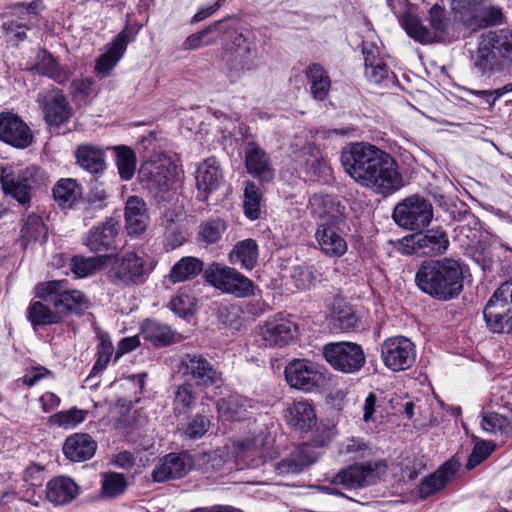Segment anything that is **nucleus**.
I'll use <instances>...</instances> for the list:
<instances>
[{
  "label": "nucleus",
  "mask_w": 512,
  "mask_h": 512,
  "mask_svg": "<svg viewBox=\"0 0 512 512\" xmlns=\"http://www.w3.org/2000/svg\"><path fill=\"white\" fill-rule=\"evenodd\" d=\"M466 265L452 257L424 261L415 274L417 287L439 301L458 297L464 288Z\"/></svg>",
  "instance_id": "nucleus-1"
},
{
  "label": "nucleus",
  "mask_w": 512,
  "mask_h": 512,
  "mask_svg": "<svg viewBox=\"0 0 512 512\" xmlns=\"http://www.w3.org/2000/svg\"><path fill=\"white\" fill-rule=\"evenodd\" d=\"M481 75L500 72L512 64V29L491 30L481 35L473 56Z\"/></svg>",
  "instance_id": "nucleus-2"
},
{
  "label": "nucleus",
  "mask_w": 512,
  "mask_h": 512,
  "mask_svg": "<svg viewBox=\"0 0 512 512\" xmlns=\"http://www.w3.org/2000/svg\"><path fill=\"white\" fill-rule=\"evenodd\" d=\"M36 297L43 299L56 308L61 320L70 314H81L90 306L85 294L71 289L66 280H52L42 282L35 287Z\"/></svg>",
  "instance_id": "nucleus-3"
},
{
  "label": "nucleus",
  "mask_w": 512,
  "mask_h": 512,
  "mask_svg": "<svg viewBox=\"0 0 512 512\" xmlns=\"http://www.w3.org/2000/svg\"><path fill=\"white\" fill-rule=\"evenodd\" d=\"M223 59L226 76L232 84L238 82L246 72L258 67L255 44L236 31L225 45Z\"/></svg>",
  "instance_id": "nucleus-4"
},
{
  "label": "nucleus",
  "mask_w": 512,
  "mask_h": 512,
  "mask_svg": "<svg viewBox=\"0 0 512 512\" xmlns=\"http://www.w3.org/2000/svg\"><path fill=\"white\" fill-rule=\"evenodd\" d=\"M110 260L113 262L108 271V279L116 286L140 285L152 270L144 253L128 251L119 256H111Z\"/></svg>",
  "instance_id": "nucleus-5"
},
{
  "label": "nucleus",
  "mask_w": 512,
  "mask_h": 512,
  "mask_svg": "<svg viewBox=\"0 0 512 512\" xmlns=\"http://www.w3.org/2000/svg\"><path fill=\"white\" fill-rule=\"evenodd\" d=\"M43 180L42 170L34 165L24 169H3L0 176L2 190L22 206H29L32 193Z\"/></svg>",
  "instance_id": "nucleus-6"
},
{
  "label": "nucleus",
  "mask_w": 512,
  "mask_h": 512,
  "mask_svg": "<svg viewBox=\"0 0 512 512\" xmlns=\"http://www.w3.org/2000/svg\"><path fill=\"white\" fill-rule=\"evenodd\" d=\"M273 440L266 432H259L254 436H248L235 442L231 449V455L236 465L243 468H257L267 460L275 458L276 453L272 448Z\"/></svg>",
  "instance_id": "nucleus-7"
},
{
  "label": "nucleus",
  "mask_w": 512,
  "mask_h": 512,
  "mask_svg": "<svg viewBox=\"0 0 512 512\" xmlns=\"http://www.w3.org/2000/svg\"><path fill=\"white\" fill-rule=\"evenodd\" d=\"M382 153L374 145L356 142L342 149L340 160L345 172L361 186Z\"/></svg>",
  "instance_id": "nucleus-8"
},
{
  "label": "nucleus",
  "mask_w": 512,
  "mask_h": 512,
  "mask_svg": "<svg viewBox=\"0 0 512 512\" xmlns=\"http://www.w3.org/2000/svg\"><path fill=\"white\" fill-rule=\"evenodd\" d=\"M141 183L155 196L169 192L176 179V165L171 158L157 155L145 161L139 169Z\"/></svg>",
  "instance_id": "nucleus-9"
},
{
  "label": "nucleus",
  "mask_w": 512,
  "mask_h": 512,
  "mask_svg": "<svg viewBox=\"0 0 512 512\" xmlns=\"http://www.w3.org/2000/svg\"><path fill=\"white\" fill-rule=\"evenodd\" d=\"M428 22L430 28L418 17L407 15L403 19V27L411 38L421 44L441 41L449 26L445 8L438 4L433 5L428 12Z\"/></svg>",
  "instance_id": "nucleus-10"
},
{
  "label": "nucleus",
  "mask_w": 512,
  "mask_h": 512,
  "mask_svg": "<svg viewBox=\"0 0 512 512\" xmlns=\"http://www.w3.org/2000/svg\"><path fill=\"white\" fill-rule=\"evenodd\" d=\"M380 158L362 183V187L374 193L388 196L403 187V176L396 160L387 152L379 154Z\"/></svg>",
  "instance_id": "nucleus-11"
},
{
  "label": "nucleus",
  "mask_w": 512,
  "mask_h": 512,
  "mask_svg": "<svg viewBox=\"0 0 512 512\" xmlns=\"http://www.w3.org/2000/svg\"><path fill=\"white\" fill-rule=\"evenodd\" d=\"M204 278L214 288L223 293L239 298L254 295L255 286L253 282L235 268L220 263H212L204 270Z\"/></svg>",
  "instance_id": "nucleus-12"
},
{
  "label": "nucleus",
  "mask_w": 512,
  "mask_h": 512,
  "mask_svg": "<svg viewBox=\"0 0 512 512\" xmlns=\"http://www.w3.org/2000/svg\"><path fill=\"white\" fill-rule=\"evenodd\" d=\"M322 355L334 370L346 374L357 373L366 363L362 346L355 342L327 343L322 348Z\"/></svg>",
  "instance_id": "nucleus-13"
},
{
  "label": "nucleus",
  "mask_w": 512,
  "mask_h": 512,
  "mask_svg": "<svg viewBox=\"0 0 512 512\" xmlns=\"http://www.w3.org/2000/svg\"><path fill=\"white\" fill-rule=\"evenodd\" d=\"M392 218L399 227L420 230L430 224L433 218V206L424 197L412 195L395 206Z\"/></svg>",
  "instance_id": "nucleus-14"
},
{
  "label": "nucleus",
  "mask_w": 512,
  "mask_h": 512,
  "mask_svg": "<svg viewBox=\"0 0 512 512\" xmlns=\"http://www.w3.org/2000/svg\"><path fill=\"white\" fill-rule=\"evenodd\" d=\"M483 318L491 332H503L512 320V282L503 283L493 293L483 310Z\"/></svg>",
  "instance_id": "nucleus-15"
},
{
  "label": "nucleus",
  "mask_w": 512,
  "mask_h": 512,
  "mask_svg": "<svg viewBox=\"0 0 512 512\" xmlns=\"http://www.w3.org/2000/svg\"><path fill=\"white\" fill-rule=\"evenodd\" d=\"M381 357L388 369L394 372L407 370L416 360L415 345L404 336L387 338L381 345Z\"/></svg>",
  "instance_id": "nucleus-16"
},
{
  "label": "nucleus",
  "mask_w": 512,
  "mask_h": 512,
  "mask_svg": "<svg viewBox=\"0 0 512 512\" xmlns=\"http://www.w3.org/2000/svg\"><path fill=\"white\" fill-rule=\"evenodd\" d=\"M285 379L295 389L313 392L322 388L326 378L316 365L308 360L294 359L285 368Z\"/></svg>",
  "instance_id": "nucleus-17"
},
{
  "label": "nucleus",
  "mask_w": 512,
  "mask_h": 512,
  "mask_svg": "<svg viewBox=\"0 0 512 512\" xmlns=\"http://www.w3.org/2000/svg\"><path fill=\"white\" fill-rule=\"evenodd\" d=\"M384 471L385 465L380 462L350 465L335 474L330 483L345 489H359L374 484Z\"/></svg>",
  "instance_id": "nucleus-18"
},
{
  "label": "nucleus",
  "mask_w": 512,
  "mask_h": 512,
  "mask_svg": "<svg viewBox=\"0 0 512 512\" xmlns=\"http://www.w3.org/2000/svg\"><path fill=\"white\" fill-rule=\"evenodd\" d=\"M136 35L137 31H134L129 25H125L107 44V50L97 58L94 67L95 73L102 78L108 77L123 57L128 44L135 40Z\"/></svg>",
  "instance_id": "nucleus-19"
},
{
  "label": "nucleus",
  "mask_w": 512,
  "mask_h": 512,
  "mask_svg": "<svg viewBox=\"0 0 512 512\" xmlns=\"http://www.w3.org/2000/svg\"><path fill=\"white\" fill-rule=\"evenodd\" d=\"M178 368L180 373L194 380L199 386L218 385L221 382V373L201 354H184Z\"/></svg>",
  "instance_id": "nucleus-20"
},
{
  "label": "nucleus",
  "mask_w": 512,
  "mask_h": 512,
  "mask_svg": "<svg viewBox=\"0 0 512 512\" xmlns=\"http://www.w3.org/2000/svg\"><path fill=\"white\" fill-rule=\"evenodd\" d=\"M37 103L49 126L60 127L71 117V106L60 89L55 88L39 93Z\"/></svg>",
  "instance_id": "nucleus-21"
},
{
  "label": "nucleus",
  "mask_w": 512,
  "mask_h": 512,
  "mask_svg": "<svg viewBox=\"0 0 512 512\" xmlns=\"http://www.w3.org/2000/svg\"><path fill=\"white\" fill-rule=\"evenodd\" d=\"M259 334L265 346L284 347L296 340L299 331L291 319L273 317L259 326Z\"/></svg>",
  "instance_id": "nucleus-22"
},
{
  "label": "nucleus",
  "mask_w": 512,
  "mask_h": 512,
  "mask_svg": "<svg viewBox=\"0 0 512 512\" xmlns=\"http://www.w3.org/2000/svg\"><path fill=\"white\" fill-rule=\"evenodd\" d=\"M120 229L119 220L108 218L89 230L84 244L91 252L116 250L120 246Z\"/></svg>",
  "instance_id": "nucleus-23"
},
{
  "label": "nucleus",
  "mask_w": 512,
  "mask_h": 512,
  "mask_svg": "<svg viewBox=\"0 0 512 512\" xmlns=\"http://www.w3.org/2000/svg\"><path fill=\"white\" fill-rule=\"evenodd\" d=\"M0 140L18 149H25L33 142L29 126L11 112L0 113Z\"/></svg>",
  "instance_id": "nucleus-24"
},
{
  "label": "nucleus",
  "mask_w": 512,
  "mask_h": 512,
  "mask_svg": "<svg viewBox=\"0 0 512 512\" xmlns=\"http://www.w3.org/2000/svg\"><path fill=\"white\" fill-rule=\"evenodd\" d=\"M342 223H319L315 231V240L319 250L329 257H341L347 252V242L340 230Z\"/></svg>",
  "instance_id": "nucleus-25"
},
{
  "label": "nucleus",
  "mask_w": 512,
  "mask_h": 512,
  "mask_svg": "<svg viewBox=\"0 0 512 512\" xmlns=\"http://www.w3.org/2000/svg\"><path fill=\"white\" fill-rule=\"evenodd\" d=\"M192 458L187 453H170L161 458L152 471L155 482L184 477L192 468Z\"/></svg>",
  "instance_id": "nucleus-26"
},
{
  "label": "nucleus",
  "mask_w": 512,
  "mask_h": 512,
  "mask_svg": "<svg viewBox=\"0 0 512 512\" xmlns=\"http://www.w3.org/2000/svg\"><path fill=\"white\" fill-rule=\"evenodd\" d=\"M409 241L414 253L428 256L444 254L450 244L447 233L439 227L417 233Z\"/></svg>",
  "instance_id": "nucleus-27"
},
{
  "label": "nucleus",
  "mask_w": 512,
  "mask_h": 512,
  "mask_svg": "<svg viewBox=\"0 0 512 512\" xmlns=\"http://www.w3.org/2000/svg\"><path fill=\"white\" fill-rule=\"evenodd\" d=\"M245 167L247 172L262 183L274 179L275 170L268 154L254 142H249L245 149Z\"/></svg>",
  "instance_id": "nucleus-28"
},
{
  "label": "nucleus",
  "mask_w": 512,
  "mask_h": 512,
  "mask_svg": "<svg viewBox=\"0 0 512 512\" xmlns=\"http://www.w3.org/2000/svg\"><path fill=\"white\" fill-rule=\"evenodd\" d=\"M297 163L305 181L315 182L327 174L328 166L320 151L314 144H307L301 150Z\"/></svg>",
  "instance_id": "nucleus-29"
},
{
  "label": "nucleus",
  "mask_w": 512,
  "mask_h": 512,
  "mask_svg": "<svg viewBox=\"0 0 512 512\" xmlns=\"http://www.w3.org/2000/svg\"><path fill=\"white\" fill-rule=\"evenodd\" d=\"M309 206L319 223H344L345 207L334 196L314 194L310 197Z\"/></svg>",
  "instance_id": "nucleus-30"
},
{
  "label": "nucleus",
  "mask_w": 512,
  "mask_h": 512,
  "mask_svg": "<svg viewBox=\"0 0 512 512\" xmlns=\"http://www.w3.org/2000/svg\"><path fill=\"white\" fill-rule=\"evenodd\" d=\"M198 197L206 200L209 193L218 189L223 182V174L215 158L204 160L196 170Z\"/></svg>",
  "instance_id": "nucleus-31"
},
{
  "label": "nucleus",
  "mask_w": 512,
  "mask_h": 512,
  "mask_svg": "<svg viewBox=\"0 0 512 512\" xmlns=\"http://www.w3.org/2000/svg\"><path fill=\"white\" fill-rule=\"evenodd\" d=\"M316 462L313 449L309 445L295 448L288 456L274 464V470L279 476L297 474Z\"/></svg>",
  "instance_id": "nucleus-32"
},
{
  "label": "nucleus",
  "mask_w": 512,
  "mask_h": 512,
  "mask_svg": "<svg viewBox=\"0 0 512 512\" xmlns=\"http://www.w3.org/2000/svg\"><path fill=\"white\" fill-rule=\"evenodd\" d=\"M460 468L457 460L450 459L440 466L434 473L424 478L419 485V495L421 498H427L430 495L443 489L452 479Z\"/></svg>",
  "instance_id": "nucleus-33"
},
{
  "label": "nucleus",
  "mask_w": 512,
  "mask_h": 512,
  "mask_svg": "<svg viewBox=\"0 0 512 512\" xmlns=\"http://www.w3.org/2000/svg\"><path fill=\"white\" fill-rule=\"evenodd\" d=\"M96 441L86 433L69 436L63 445V453L73 462H83L92 458L96 452Z\"/></svg>",
  "instance_id": "nucleus-34"
},
{
  "label": "nucleus",
  "mask_w": 512,
  "mask_h": 512,
  "mask_svg": "<svg viewBox=\"0 0 512 512\" xmlns=\"http://www.w3.org/2000/svg\"><path fill=\"white\" fill-rule=\"evenodd\" d=\"M146 203L138 196H130L125 206L126 230L129 235H140L148 225Z\"/></svg>",
  "instance_id": "nucleus-35"
},
{
  "label": "nucleus",
  "mask_w": 512,
  "mask_h": 512,
  "mask_svg": "<svg viewBox=\"0 0 512 512\" xmlns=\"http://www.w3.org/2000/svg\"><path fill=\"white\" fill-rule=\"evenodd\" d=\"M78 493V485L69 477H55L46 484V498L54 505L70 503Z\"/></svg>",
  "instance_id": "nucleus-36"
},
{
  "label": "nucleus",
  "mask_w": 512,
  "mask_h": 512,
  "mask_svg": "<svg viewBox=\"0 0 512 512\" xmlns=\"http://www.w3.org/2000/svg\"><path fill=\"white\" fill-rule=\"evenodd\" d=\"M75 157L77 164L95 178L102 175L106 169L105 153L97 146L79 145Z\"/></svg>",
  "instance_id": "nucleus-37"
},
{
  "label": "nucleus",
  "mask_w": 512,
  "mask_h": 512,
  "mask_svg": "<svg viewBox=\"0 0 512 512\" xmlns=\"http://www.w3.org/2000/svg\"><path fill=\"white\" fill-rule=\"evenodd\" d=\"M39 75L46 76L58 84H65L71 77V70L68 66L60 65L47 50L43 49L37 53V62L32 68Z\"/></svg>",
  "instance_id": "nucleus-38"
},
{
  "label": "nucleus",
  "mask_w": 512,
  "mask_h": 512,
  "mask_svg": "<svg viewBox=\"0 0 512 512\" xmlns=\"http://www.w3.org/2000/svg\"><path fill=\"white\" fill-rule=\"evenodd\" d=\"M362 53L364 56L366 78L375 84H380L387 79L389 70L380 57L379 48L372 43L364 42Z\"/></svg>",
  "instance_id": "nucleus-39"
},
{
  "label": "nucleus",
  "mask_w": 512,
  "mask_h": 512,
  "mask_svg": "<svg viewBox=\"0 0 512 512\" xmlns=\"http://www.w3.org/2000/svg\"><path fill=\"white\" fill-rule=\"evenodd\" d=\"M286 420L295 430L305 432L316 424V415L308 402L296 401L287 407Z\"/></svg>",
  "instance_id": "nucleus-40"
},
{
  "label": "nucleus",
  "mask_w": 512,
  "mask_h": 512,
  "mask_svg": "<svg viewBox=\"0 0 512 512\" xmlns=\"http://www.w3.org/2000/svg\"><path fill=\"white\" fill-rule=\"evenodd\" d=\"M44 466L31 462L22 473L23 486L19 489L21 499L29 502L33 506H39V500L36 498V489L42 486L44 477Z\"/></svg>",
  "instance_id": "nucleus-41"
},
{
  "label": "nucleus",
  "mask_w": 512,
  "mask_h": 512,
  "mask_svg": "<svg viewBox=\"0 0 512 512\" xmlns=\"http://www.w3.org/2000/svg\"><path fill=\"white\" fill-rule=\"evenodd\" d=\"M258 257V244L251 238L238 241L229 253V261L232 264L240 265L247 270H252L256 266Z\"/></svg>",
  "instance_id": "nucleus-42"
},
{
  "label": "nucleus",
  "mask_w": 512,
  "mask_h": 512,
  "mask_svg": "<svg viewBox=\"0 0 512 512\" xmlns=\"http://www.w3.org/2000/svg\"><path fill=\"white\" fill-rule=\"evenodd\" d=\"M27 318L34 328L58 324L62 320L52 303L39 299L30 304L27 309Z\"/></svg>",
  "instance_id": "nucleus-43"
},
{
  "label": "nucleus",
  "mask_w": 512,
  "mask_h": 512,
  "mask_svg": "<svg viewBox=\"0 0 512 512\" xmlns=\"http://www.w3.org/2000/svg\"><path fill=\"white\" fill-rule=\"evenodd\" d=\"M310 84V92L315 100L323 101L331 88V81L327 71L318 63L310 64L305 71Z\"/></svg>",
  "instance_id": "nucleus-44"
},
{
  "label": "nucleus",
  "mask_w": 512,
  "mask_h": 512,
  "mask_svg": "<svg viewBox=\"0 0 512 512\" xmlns=\"http://www.w3.org/2000/svg\"><path fill=\"white\" fill-rule=\"evenodd\" d=\"M202 260L192 256H186L178 260L171 268L167 279L175 284L195 278L203 271Z\"/></svg>",
  "instance_id": "nucleus-45"
},
{
  "label": "nucleus",
  "mask_w": 512,
  "mask_h": 512,
  "mask_svg": "<svg viewBox=\"0 0 512 512\" xmlns=\"http://www.w3.org/2000/svg\"><path fill=\"white\" fill-rule=\"evenodd\" d=\"M217 411L225 420H241L252 407L251 401L240 395H230L217 401Z\"/></svg>",
  "instance_id": "nucleus-46"
},
{
  "label": "nucleus",
  "mask_w": 512,
  "mask_h": 512,
  "mask_svg": "<svg viewBox=\"0 0 512 512\" xmlns=\"http://www.w3.org/2000/svg\"><path fill=\"white\" fill-rule=\"evenodd\" d=\"M81 196V186L71 178L60 179L53 188V197L62 207H73Z\"/></svg>",
  "instance_id": "nucleus-47"
},
{
  "label": "nucleus",
  "mask_w": 512,
  "mask_h": 512,
  "mask_svg": "<svg viewBox=\"0 0 512 512\" xmlns=\"http://www.w3.org/2000/svg\"><path fill=\"white\" fill-rule=\"evenodd\" d=\"M111 255H98L91 257L74 256L70 262V268L77 277H87L96 271L103 269Z\"/></svg>",
  "instance_id": "nucleus-48"
},
{
  "label": "nucleus",
  "mask_w": 512,
  "mask_h": 512,
  "mask_svg": "<svg viewBox=\"0 0 512 512\" xmlns=\"http://www.w3.org/2000/svg\"><path fill=\"white\" fill-rule=\"evenodd\" d=\"M143 337L156 346H167L174 340V332L165 324L146 320L141 329Z\"/></svg>",
  "instance_id": "nucleus-49"
},
{
  "label": "nucleus",
  "mask_w": 512,
  "mask_h": 512,
  "mask_svg": "<svg viewBox=\"0 0 512 512\" xmlns=\"http://www.w3.org/2000/svg\"><path fill=\"white\" fill-rule=\"evenodd\" d=\"M481 426L484 431L500 435L507 439L512 437V410L507 415L490 413L483 417Z\"/></svg>",
  "instance_id": "nucleus-50"
},
{
  "label": "nucleus",
  "mask_w": 512,
  "mask_h": 512,
  "mask_svg": "<svg viewBox=\"0 0 512 512\" xmlns=\"http://www.w3.org/2000/svg\"><path fill=\"white\" fill-rule=\"evenodd\" d=\"M127 480L125 476L117 472H105L101 476L100 496L103 499H114L126 491Z\"/></svg>",
  "instance_id": "nucleus-51"
},
{
  "label": "nucleus",
  "mask_w": 512,
  "mask_h": 512,
  "mask_svg": "<svg viewBox=\"0 0 512 512\" xmlns=\"http://www.w3.org/2000/svg\"><path fill=\"white\" fill-rule=\"evenodd\" d=\"M484 2L485 0H450V7L454 18L468 29L470 22L476 19L474 16L479 6Z\"/></svg>",
  "instance_id": "nucleus-52"
},
{
  "label": "nucleus",
  "mask_w": 512,
  "mask_h": 512,
  "mask_svg": "<svg viewBox=\"0 0 512 512\" xmlns=\"http://www.w3.org/2000/svg\"><path fill=\"white\" fill-rule=\"evenodd\" d=\"M22 239L26 244L30 242L42 241L47 239V228L42 218L36 214H30L24 220L22 229Z\"/></svg>",
  "instance_id": "nucleus-53"
},
{
  "label": "nucleus",
  "mask_w": 512,
  "mask_h": 512,
  "mask_svg": "<svg viewBox=\"0 0 512 512\" xmlns=\"http://www.w3.org/2000/svg\"><path fill=\"white\" fill-rule=\"evenodd\" d=\"M468 30L475 32L490 25H496L502 22L503 14L501 9L495 6H485L481 4L474 16Z\"/></svg>",
  "instance_id": "nucleus-54"
},
{
  "label": "nucleus",
  "mask_w": 512,
  "mask_h": 512,
  "mask_svg": "<svg viewBox=\"0 0 512 512\" xmlns=\"http://www.w3.org/2000/svg\"><path fill=\"white\" fill-rule=\"evenodd\" d=\"M194 386L190 382H184L177 386L173 398V410L175 415L186 414L196 402Z\"/></svg>",
  "instance_id": "nucleus-55"
},
{
  "label": "nucleus",
  "mask_w": 512,
  "mask_h": 512,
  "mask_svg": "<svg viewBox=\"0 0 512 512\" xmlns=\"http://www.w3.org/2000/svg\"><path fill=\"white\" fill-rule=\"evenodd\" d=\"M321 273L314 265H297L293 268L291 279L300 290L309 289L320 281Z\"/></svg>",
  "instance_id": "nucleus-56"
},
{
  "label": "nucleus",
  "mask_w": 512,
  "mask_h": 512,
  "mask_svg": "<svg viewBox=\"0 0 512 512\" xmlns=\"http://www.w3.org/2000/svg\"><path fill=\"white\" fill-rule=\"evenodd\" d=\"M116 154V165L123 180H130L136 167V155L134 151L127 146L114 147Z\"/></svg>",
  "instance_id": "nucleus-57"
},
{
  "label": "nucleus",
  "mask_w": 512,
  "mask_h": 512,
  "mask_svg": "<svg viewBox=\"0 0 512 512\" xmlns=\"http://www.w3.org/2000/svg\"><path fill=\"white\" fill-rule=\"evenodd\" d=\"M261 194L258 187L251 181L246 183L244 189V212L251 219L256 220L260 216Z\"/></svg>",
  "instance_id": "nucleus-58"
},
{
  "label": "nucleus",
  "mask_w": 512,
  "mask_h": 512,
  "mask_svg": "<svg viewBox=\"0 0 512 512\" xmlns=\"http://www.w3.org/2000/svg\"><path fill=\"white\" fill-rule=\"evenodd\" d=\"M210 419L204 414H196L186 425L183 426L182 434L189 439L203 437L210 428Z\"/></svg>",
  "instance_id": "nucleus-59"
},
{
  "label": "nucleus",
  "mask_w": 512,
  "mask_h": 512,
  "mask_svg": "<svg viewBox=\"0 0 512 512\" xmlns=\"http://www.w3.org/2000/svg\"><path fill=\"white\" fill-rule=\"evenodd\" d=\"M85 416V411L77 408H72L68 411H61L55 413L50 417V422L60 427L72 428L75 427L77 424L83 422L85 420Z\"/></svg>",
  "instance_id": "nucleus-60"
},
{
  "label": "nucleus",
  "mask_w": 512,
  "mask_h": 512,
  "mask_svg": "<svg viewBox=\"0 0 512 512\" xmlns=\"http://www.w3.org/2000/svg\"><path fill=\"white\" fill-rule=\"evenodd\" d=\"M70 93L74 101H85L96 94L92 78L75 79L71 82Z\"/></svg>",
  "instance_id": "nucleus-61"
},
{
  "label": "nucleus",
  "mask_w": 512,
  "mask_h": 512,
  "mask_svg": "<svg viewBox=\"0 0 512 512\" xmlns=\"http://www.w3.org/2000/svg\"><path fill=\"white\" fill-rule=\"evenodd\" d=\"M225 230V225L220 220H211L200 226L199 238L202 242L209 244L216 243Z\"/></svg>",
  "instance_id": "nucleus-62"
},
{
  "label": "nucleus",
  "mask_w": 512,
  "mask_h": 512,
  "mask_svg": "<svg viewBox=\"0 0 512 512\" xmlns=\"http://www.w3.org/2000/svg\"><path fill=\"white\" fill-rule=\"evenodd\" d=\"M34 25L35 23L30 19L22 20L19 18V16H17V19L4 22L2 28L7 34H11L17 40L23 41L27 37L26 31L30 30Z\"/></svg>",
  "instance_id": "nucleus-63"
},
{
  "label": "nucleus",
  "mask_w": 512,
  "mask_h": 512,
  "mask_svg": "<svg viewBox=\"0 0 512 512\" xmlns=\"http://www.w3.org/2000/svg\"><path fill=\"white\" fill-rule=\"evenodd\" d=\"M332 324L335 329L346 332L356 327L358 318L351 309H342L332 315Z\"/></svg>",
  "instance_id": "nucleus-64"
}]
</instances>
